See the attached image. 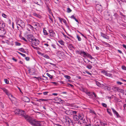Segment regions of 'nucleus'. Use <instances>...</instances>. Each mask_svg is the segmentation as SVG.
<instances>
[{"label":"nucleus","instance_id":"obj_1","mask_svg":"<svg viewBox=\"0 0 126 126\" xmlns=\"http://www.w3.org/2000/svg\"><path fill=\"white\" fill-rule=\"evenodd\" d=\"M18 115L22 117H24L26 120L30 124L31 123V121L33 119V118L31 117L28 115H26L24 111L20 110Z\"/></svg>","mask_w":126,"mask_h":126},{"label":"nucleus","instance_id":"obj_2","mask_svg":"<svg viewBox=\"0 0 126 126\" xmlns=\"http://www.w3.org/2000/svg\"><path fill=\"white\" fill-rule=\"evenodd\" d=\"M30 124L34 126H41L40 122L35 119H33Z\"/></svg>","mask_w":126,"mask_h":126},{"label":"nucleus","instance_id":"obj_3","mask_svg":"<svg viewBox=\"0 0 126 126\" xmlns=\"http://www.w3.org/2000/svg\"><path fill=\"white\" fill-rule=\"evenodd\" d=\"M33 39L31 42L32 45L36 46L39 44V41L38 39H35L34 37L33 38Z\"/></svg>","mask_w":126,"mask_h":126},{"label":"nucleus","instance_id":"obj_4","mask_svg":"<svg viewBox=\"0 0 126 126\" xmlns=\"http://www.w3.org/2000/svg\"><path fill=\"white\" fill-rule=\"evenodd\" d=\"M95 8L97 10L101 12L102 10V6L101 5L97 4L96 5Z\"/></svg>","mask_w":126,"mask_h":126},{"label":"nucleus","instance_id":"obj_5","mask_svg":"<svg viewBox=\"0 0 126 126\" xmlns=\"http://www.w3.org/2000/svg\"><path fill=\"white\" fill-rule=\"evenodd\" d=\"M33 1L35 3L39 6L42 4L43 2L41 0H33Z\"/></svg>","mask_w":126,"mask_h":126},{"label":"nucleus","instance_id":"obj_6","mask_svg":"<svg viewBox=\"0 0 126 126\" xmlns=\"http://www.w3.org/2000/svg\"><path fill=\"white\" fill-rule=\"evenodd\" d=\"M6 33V30L4 29H2V30L0 31V37H3V35H5Z\"/></svg>","mask_w":126,"mask_h":126},{"label":"nucleus","instance_id":"obj_7","mask_svg":"<svg viewBox=\"0 0 126 126\" xmlns=\"http://www.w3.org/2000/svg\"><path fill=\"white\" fill-rule=\"evenodd\" d=\"M3 92L8 95V96L11 95V97L12 96V95L10 93L8 92V90L5 88H3L2 89Z\"/></svg>","mask_w":126,"mask_h":126},{"label":"nucleus","instance_id":"obj_8","mask_svg":"<svg viewBox=\"0 0 126 126\" xmlns=\"http://www.w3.org/2000/svg\"><path fill=\"white\" fill-rule=\"evenodd\" d=\"M27 39L30 42L32 41V40H33V38L34 37H33V36L32 35H29L27 36Z\"/></svg>","mask_w":126,"mask_h":126},{"label":"nucleus","instance_id":"obj_9","mask_svg":"<svg viewBox=\"0 0 126 126\" xmlns=\"http://www.w3.org/2000/svg\"><path fill=\"white\" fill-rule=\"evenodd\" d=\"M110 11H107L106 12H105V13L106 14V16H105L106 19L107 20H109V19L107 17V16H110V15H111L110 13Z\"/></svg>","mask_w":126,"mask_h":126},{"label":"nucleus","instance_id":"obj_10","mask_svg":"<svg viewBox=\"0 0 126 126\" xmlns=\"http://www.w3.org/2000/svg\"><path fill=\"white\" fill-rule=\"evenodd\" d=\"M118 16L117 14L116 13L114 14V15L111 17V20H112L116 19Z\"/></svg>","mask_w":126,"mask_h":126},{"label":"nucleus","instance_id":"obj_11","mask_svg":"<svg viewBox=\"0 0 126 126\" xmlns=\"http://www.w3.org/2000/svg\"><path fill=\"white\" fill-rule=\"evenodd\" d=\"M22 100L26 102H29L30 101V99L27 96H24L22 99Z\"/></svg>","mask_w":126,"mask_h":126},{"label":"nucleus","instance_id":"obj_12","mask_svg":"<svg viewBox=\"0 0 126 126\" xmlns=\"http://www.w3.org/2000/svg\"><path fill=\"white\" fill-rule=\"evenodd\" d=\"M100 34L101 36L104 37V38L106 39H109V37L108 36H107L106 34H105L102 32L100 33Z\"/></svg>","mask_w":126,"mask_h":126},{"label":"nucleus","instance_id":"obj_13","mask_svg":"<svg viewBox=\"0 0 126 126\" xmlns=\"http://www.w3.org/2000/svg\"><path fill=\"white\" fill-rule=\"evenodd\" d=\"M5 27V24L2 21H0V27L3 29Z\"/></svg>","mask_w":126,"mask_h":126},{"label":"nucleus","instance_id":"obj_14","mask_svg":"<svg viewBox=\"0 0 126 126\" xmlns=\"http://www.w3.org/2000/svg\"><path fill=\"white\" fill-rule=\"evenodd\" d=\"M49 32L51 36L54 37L55 36V33L53 30H49Z\"/></svg>","mask_w":126,"mask_h":126},{"label":"nucleus","instance_id":"obj_15","mask_svg":"<svg viewBox=\"0 0 126 126\" xmlns=\"http://www.w3.org/2000/svg\"><path fill=\"white\" fill-rule=\"evenodd\" d=\"M111 109L114 113L116 114L117 117H118L119 116L118 113L113 108H112Z\"/></svg>","mask_w":126,"mask_h":126},{"label":"nucleus","instance_id":"obj_16","mask_svg":"<svg viewBox=\"0 0 126 126\" xmlns=\"http://www.w3.org/2000/svg\"><path fill=\"white\" fill-rule=\"evenodd\" d=\"M87 54H86L85 52L82 51H81L80 55L83 57H85L86 56Z\"/></svg>","mask_w":126,"mask_h":126},{"label":"nucleus","instance_id":"obj_17","mask_svg":"<svg viewBox=\"0 0 126 126\" xmlns=\"http://www.w3.org/2000/svg\"><path fill=\"white\" fill-rule=\"evenodd\" d=\"M119 88L118 87H114L113 88V90L115 92H119Z\"/></svg>","mask_w":126,"mask_h":126},{"label":"nucleus","instance_id":"obj_18","mask_svg":"<svg viewBox=\"0 0 126 126\" xmlns=\"http://www.w3.org/2000/svg\"><path fill=\"white\" fill-rule=\"evenodd\" d=\"M78 115L79 118L81 120H83V119L84 117L83 115L80 113L78 114Z\"/></svg>","mask_w":126,"mask_h":126},{"label":"nucleus","instance_id":"obj_19","mask_svg":"<svg viewBox=\"0 0 126 126\" xmlns=\"http://www.w3.org/2000/svg\"><path fill=\"white\" fill-rule=\"evenodd\" d=\"M67 114L68 115H71L72 114V110H68L67 111Z\"/></svg>","mask_w":126,"mask_h":126},{"label":"nucleus","instance_id":"obj_20","mask_svg":"<svg viewBox=\"0 0 126 126\" xmlns=\"http://www.w3.org/2000/svg\"><path fill=\"white\" fill-rule=\"evenodd\" d=\"M73 118L74 120L75 121H78L79 120V118L76 115H73Z\"/></svg>","mask_w":126,"mask_h":126},{"label":"nucleus","instance_id":"obj_21","mask_svg":"<svg viewBox=\"0 0 126 126\" xmlns=\"http://www.w3.org/2000/svg\"><path fill=\"white\" fill-rule=\"evenodd\" d=\"M20 109H16V110H15L14 112H15V114H19V112L20 110Z\"/></svg>","mask_w":126,"mask_h":126},{"label":"nucleus","instance_id":"obj_22","mask_svg":"<svg viewBox=\"0 0 126 126\" xmlns=\"http://www.w3.org/2000/svg\"><path fill=\"white\" fill-rule=\"evenodd\" d=\"M19 50L23 53H26V51L24 50L25 49L23 48H21L19 49Z\"/></svg>","mask_w":126,"mask_h":126},{"label":"nucleus","instance_id":"obj_23","mask_svg":"<svg viewBox=\"0 0 126 126\" xmlns=\"http://www.w3.org/2000/svg\"><path fill=\"white\" fill-rule=\"evenodd\" d=\"M58 42L62 45H63L64 44V42L62 40L59 41Z\"/></svg>","mask_w":126,"mask_h":126},{"label":"nucleus","instance_id":"obj_24","mask_svg":"<svg viewBox=\"0 0 126 126\" xmlns=\"http://www.w3.org/2000/svg\"><path fill=\"white\" fill-rule=\"evenodd\" d=\"M43 32L44 35H47L48 34V33L45 30L44 28L43 29Z\"/></svg>","mask_w":126,"mask_h":126},{"label":"nucleus","instance_id":"obj_25","mask_svg":"<svg viewBox=\"0 0 126 126\" xmlns=\"http://www.w3.org/2000/svg\"><path fill=\"white\" fill-rule=\"evenodd\" d=\"M100 123L102 125H103L104 126H107V124L106 123H104L101 122H100Z\"/></svg>","mask_w":126,"mask_h":126},{"label":"nucleus","instance_id":"obj_26","mask_svg":"<svg viewBox=\"0 0 126 126\" xmlns=\"http://www.w3.org/2000/svg\"><path fill=\"white\" fill-rule=\"evenodd\" d=\"M107 110L108 113L110 114L111 116L112 115V114L110 112L111 110L110 109L109 110L108 109H107Z\"/></svg>","mask_w":126,"mask_h":126},{"label":"nucleus","instance_id":"obj_27","mask_svg":"<svg viewBox=\"0 0 126 126\" xmlns=\"http://www.w3.org/2000/svg\"><path fill=\"white\" fill-rule=\"evenodd\" d=\"M86 67L88 68V69H91L92 68V66L90 65H87L86 66Z\"/></svg>","mask_w":126,"mask_h":126},{"label":"nucleus","instance_id":"obj_28","mask_svg":"<svg viewBox=\"0 0 126 126\" xmlns=\"http://www.w3.org/2000/svg\"><path fill=\"white\" fill-rule=\"evenodd\" d=\"M42 55H43V56L45 58H46L47 59H49V57L47 55H44L43 54Z\"/></svg>","mask_w":126,"mask_h":126},{"label":"nucleus","instance_id":"obj_29","mask_svg":"<svg viewBox=\"0 0 126 126\" xmlns=\"http://www.w3.org/2000/svg\"><path fill=\"white\" fill-rule=\"evenodd\" d=\"M69 47L70 49L71 50H72V48H74V47L72 46V45L71 44H70L69 45Z\"/></svg>","mask_w":126,"mask_h":126},{"label":"nucleus","instance_id":"obj_30","mask_svg":"<svg viewBox=\"0 0 126 126\" xmlns=\"http://www.w3.org/2000/svg\"><path fill=\"white\" fill-rule=\"evenodd\" d=\"M86 56H87L88 57H89L91 59H92L93 58V57H92L91 55L89 54L88 53L87 54Z\"/></svg>","mask_w":126,"mask_h":126},{"label":"nucleus","instance_id":"obj_31","mask_svg":"<svg viewBox=\"0 0 126 126\" xmlns=\"http://www.w3.org/2000/svg\"><path fill=\"white\" fill-rule=\"evenodd\" d=\"M64 77L66 79H69L71 78V77L70 76L67 75H65L64 76Z\"/></svg>","mask_w":126,"mask_h":126},{"label":"nucleus","instance_id":"obj_32","mask_svg":"<svg viewBox=\"0 0 126 126\" xmlns=\"http://www.w3.org/2000/svg\"><path fill=\"white\" fill-rule=\"evenodd\" d=\"M72 10L70 9L68 7L67 9V12L68 13H70L72 11Z\"/></svg>","mask_w":126,"mask_h":126},{"label":"nucleus","instance_id":"obj_33","mask_svg":"<svg viewBox=\"0 0 126 126\" xmlns=\"http://www.w3.org/2000/svg\"><path fill=\"white\" fill-rule=\"evenodd\" d=\"M17 53H19V54L21 55L23 57H26V55L25 54H22L21 53H20L18 51H17Z\"/></svg>","mask_w":126,"mask_h":126},{"label":"nucleus","instance_id":"obj_34","mask_svg":"<svg viewBox=\"0 0 126 126\" xmlns=\"http://www.w3.org/2000/svg\"><path fill=\"white\" fill-rule=\"evenodd\" d=\"M77 37L78 41H80L81 40V38L78 35H77Z\"/></svg>","mask_w":126,"mask_h":126},{"label":"nucleus","instance_id":"obj_35","mask_svg":"<svg viewBox=\"0 0 126 126\" xmlns=\"http://www.w3.org/2000/svg\"><path fill=\"white\" fill-rule=\"evenodd\" d=\"M15 45L16 46H20L21 45V44L19 43L18 42H16L15 43Z\"/></svg>","mask_w":126,"mask_h":126},{"label":"nucleus","instance_id":"obj_36","mask_svg":"<svg viewBox=\"0 0 126 126\" xmlns=\"http://www.w3.org/2000/svg\"><path fill=\"white\" fill-rule=\"evenodd\" d=\"M102 43L106 45L107 46H109L110 45V44L107 42H105L104 41L102 42Z\"/></svg>","mask_w":126,"mask_h":126},{"label":"nucleus","instance_id":"obj_37","mask_svg":"<svg viewBox=\"0 0 126 126\" xmlns=\"http://www.w3.org/2000/svg\"><path fill=\"white\" fill-rule=\"evenodd\" d=\"M34 25L35 26H40L39 24L37 23H34Z\"/></svg>","mask_w":126,"mask_h":126},{"label":"nucleus","instance_id":"obj_38","mask_svg":"<svg viewBox=\"0 0 126 126\" xmlns=\"http://www.w3.org/2000/svg\"><path fill=\"white\" fill-rule=\"evenodd\" d=\"M86 94L89 96H91L92 95V93L91 92H88L86 93Z\"/></svg>","mask_w":126,"mask_h":126},{"label":"nucleus","instance_id":"obj_39","mask_svg":"<svg viewBox=\"0 0 126 126\" xmlns=\"http://www.w3.org/2000/svg\"><path fill=\"white\" fill-rule=\"evenodd\" d=\"M4 81L5 82V83L6 84H8L9 83L8 80L6 79H4Z\"/></svg>","mask_w":126,"mask_h":126},{"label":"nucleus","instance_id":"obj_40","mask_svg":"<svg viewBox=\"0 0 126 126\" xmlns=\"http://www.w3.org/2000/svg\"><path fill=\"white\" fill-rule=\"evenodd\" d=\"M76 53L80 54H81V51H79L78 50H76Z\"/></svg>","mask_w":126,"mask_h":126},{"label":"nucleus","instance_id":"obj_41","mask_svg":"<svg viewBox=\"0 0 126 126\" xmlns=\"http://www.w3.org/2000/svg\"><path fill=\"white\" fill-rule=\"evenodd\" d=\"M102 105L104 107H107V105L105 103H102Z\"/></svg>","mask_w":126,"mask_h":126},{"label":"nucleus","instance_id":"obj_42","mask_svg":"<svg viewBox=\"0 0 126 126\" xmlns=\"http://www.w3.org/2000/svg\"><path fill=\"white\" fill-rule=\"evenodd\" d=\"M47 75L51 79H52V76L50 75L49 73H47Z\"/></svg>","mask_w":126,"mask_h":126},{"label":"nucleus","instance_id":"obj_43","mask_svg":"<svg viewBox=\"0 0 126 126\" xmlns=\"http://www.w3.org/2000/svg\"><path fill=\"white\" fill-rule=\"evenodd\" d=\"M59 19V20L60 21V22L61 23H62V20H63V19L62 18H61L60 17H58Z\"/></svg>","mask_w":126,"mask_h":126},{"label":"nucleus","instance_id":"obj_44","mask_svg":"<svg viewBox=\"0 0 126 126\" xmlns=\"http://www.w3.org/2000/svg\"><path fill=\"white\" fill-rule=\"evenodd\" d=\"M77 31L79 33H80V34L83 36V37H84V38H86V37L85 36H84V35L83 34H82V33H81L79 31Z\"/></svg>","mask_w":126,"mask_h":126},{"label":"nucleus","instance_id":"obj_45","mask_svg":"<svg viewBox=\"0 0 126 126\" xmlns=\"http://www.w3.org/2000/svg\"><path fill=\"white\" fill-rule=\"evenodd\" d=\"M122 68L123 69L126 70V67L124 65H123L122 67Z\"/></svg>","mask_w":126,"mask_h":126},{"label":"nucleus","instance_id":"obj_46","mask_svg":"<svg viewBox=\"0 0 126 126\" xmlns=\"http://www.w3.org/2000/svg\"><path fill=\"white\" fill-rule=\"evenodd\" d=\"M2 16L3 17L5 18H6L7 17V16L4 14H2Z\"/></svg>","mask_w":126,"mask_h":126},{"label":"nucleus","instance_id":"obj_47","mask_svg":"<svg viewBox=\"0 0 126 126\" xmlns=\"http://www.w3.org/2000/svg\"><path fill=\"white\" fill-rule=\"evenodd\" d=\"M46 9L49 12H50L51 11V10L49 8V6L46 7Z\"/></svg>","mask_w":126,"mask_h":126},{"label":"nucleus","instance_id":"obj_48","mask_svg":"<svg viewBox=\"0 0 126 126\" xmlns=\"http://www.w3.org/2000/svg\"><path fill=\"white\" fill-rule=\"evenodd\" d=\"M51 83H53L55 85H57L58 84L57 82H50Z\"/></svg>","mask_w":126,"mask_h":126},{"label":"nucleus","instance_id":"obj_49","mask_svg":"<svg viewBox=\"0 0 126 126\" xmlns=\"http://www.w3.org/2000/svg\"><path fill=\"white\" fill-rule=\"evenodd\" d=\"M96 85L98 86H100V84L98 81L96 82Z\"/></svg>","mask_w":126,"mask_h":126},{"label":"nucleus","instance_id":"obj_50","mask_svg":"<svg viewBox=\"0 0 126 126\" xmlns=\"http://www.w3.org/2000/svg\"><path fill=\"white\" fill-rule=\"evenodd\" d=\"M117 83L119 85H121L123 84L122 82H121L120 81H117Z\"/></svg>","mask_w":126,"mask_h":126},{"label":"nucleus","instance_id":"obj_51","mask_svg":"<svg viewBox=\"0 0 126 126\" xmlns=\"http://www.w3.org/2000/svg\"><path fill=\"white\" fill-rule=\"evenodd\" d=\"M85 72L86 73H87L89 75H91L92 74L90 73L88 71H85Z\"/></svg>","mask_w":126,"mask_h":126},{"label":"nucleus","instance_id":"obj_52","mask_svg":"<svg viewBox=\"0 0 126 126\" xmlns=\"http://www.w3.org/2000/svg\"><path fill=\"white\" fill-rule=\"evenodd\" d=\"M45 100V99H40L39 100H37V101H38L40 102V100H42V101H44Z\"/></svg>","mask_w":126,"mask_h":126},{"label":"nucleus","instance_id":"obj_53","mask_svg":"<svg viewBox=\"0 0 126 126\" xmlns=\"http://www.w3.org/2000/svg\"><path fill=\"white\" fill-rule=\"evenodd\" d=\"M51 46L52 47L55 48V49H56V45H54V44H52L51 45Z\"/></svg>","mask_w":126,"mask_h":126},{"label":"nucleus","instance_id":"obj_54","mask_svg":"<svg viewBox=\"0 0 126 126\" xmlns=\"http://www.w3.org/2000/svg\"><path fill=\"white\" fill-rule=\"evenodd\" d=\"M63 22L66 25H67V22L66 20L65 19H63Z\"/></svg>","mask_w":126,"mask_h":126},{"label":"nucleus","instance_id":"obj_55","mask_svg":"<svg viewBox=\"0 0 126 126\" xmlns=\"http://www.w3.org/2000/svg\"><path fill=\"white\" fill-rule=\"evenodd\" d=\"M70 17L71 18H72L74 19H75L76 18L73 15H72Z\"/></svg>","mask_w":126,"mask_h":126},{"label":"nucleus","instance_id":"obj_56","mask_svg":"<svg viewBox=\"0 0 126 126\" xmlns=\"http://www.w3.org/2000/svg\"><path fill=\"white\" fill-rule=\"evenodd\" d=\"M77 113V112L76 111L72 110V114H76Z\"/></svg>","mask_w":126,"mask_h":126},{"label":"nucleus","instance_id":"obj_57","mask_svg":"<svg viewBox=\"0 0 126 126\" xmlns=\"http://www.w3.org/2000/svg\"><path fill=\"white\" fill-rule=\"evenodd\" d=\"M21 39L27 42V40L24 37H22Z\"/></svg>","mask_w":126,"mask_h":126},{"label":"nucleus","instance_id":"obj_58","mask_svg":"<svg viewBox=\"0 0 126 126\" xmlns=\"http://www.w3.org/2000/svg\"><path fill=\"white\" fill-rule=\"evenodd\" d=\"M25 59L27 61H28L29 60L30 58L28 57H26Z\"/></svg>","mask_w":126,"mask_h":126},{"label":"nucleus","instance_id":"obj_59","mask_svg":"<svg viewBox=\"0 0 126 126\" xmlns=\"http://www.w3.org/2000/svg\"><path fill=\"white\" fill-rule=\"evenodd\" d=\"M12 59L15 62H16L17 61V60L15 59V58L13 57L12 58Z\"/></svg>","mask_w":126,"mask_h":126},{"label":"nucleus","instance_id":"obj_60","mask_svg":"<svg viewBox=\"0 0 126 126\" xmlns=\"http://www.w3.org/2000/svg\"><path fill=\"white\" fill-rule=\"evenodd\" d=\"M49 19L50 20H51V21L52 22V23H53V20L52 19V18L50 17V16H49Z\"/></svg>","mask_w":126,"mask_h":126},{"label":"nucleus","instance_id":"obj_61","mask_svg":"<svg viewBox=\"0 0 126 126\" xmlns=\"http://www.w3.org/2000/svg\"><path fill=\"white\" fill-rule=\"evenodd\" d=\"M48 93V92H44L43 94L44 95H47Z\"/></svg>","mask_w":126,"mask_h":126},{"label":"nucleus","instance_id":"obj_62","mask_svg":"<svg viewBox=\"0 0 126 126\" xmlns=\"http://www.w3.org/2000/svg\"><path fill=\"white\" fill-rule=\"evenodd\" d=\"M68 85H70L72 87H74V86L68 83Z\"/></svg>","mask_w":126,"mask_h":126},{"label":"nucleus","instance_id":"obj_63","mask_svg":"<svg viewBox=\"0 0 126 126\" xmlns=\"http://www.w3.org/2000/svg\"><path fill=\"white\" fill-rule=\"evenodd\" d=\"M45 4L46 5V7L48 6H49V5L47 3L45 2Z\"/></svg>","mask_w":126,"mask_h":126},{"label":"nucleus","instance_id":"obj_64","mask_svg":"<svg viewBox=\"0 0 126 126\" xmlns=\"http://www.w3.org/2000/svg\"><path fill=\"white\" fill-rule=\"evenodd\" d=\"M122 46L124 48H125L126 50V45L125 44H123Z\"/></svg>","mask_w":126,"mask_h":126}]
</instances>
